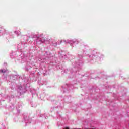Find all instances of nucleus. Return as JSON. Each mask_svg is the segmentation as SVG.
<instances>
[{
	"label": "nucleus",
	"instance_id": "f257e3e1",
	"mask_svg": "<svg viewBox=\"0 0 129 129\" xmlns=\"http://www.w3.org/2000/svg\"><path fill=\"white\" fill-rule=\"evenodd\" d=\"M0 72H2V73H5V72H4L3 70H1Z\"/></svg>",
	"mask_w": 129,
	"mask_h": 129
}]
</instances>
